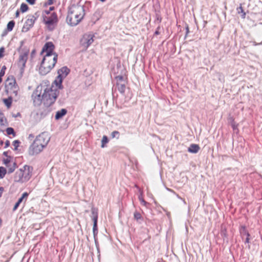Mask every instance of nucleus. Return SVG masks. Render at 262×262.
I'll return each instance as SVG.
<instances>
[{
  "label": "nucleus",
  "instance_id": "nucleus-55",
  "mask_svg": "<svg viewBox=\"0 0 262 262\" xmlns=\"http://www.w3.org/2000/svg\"><path fill=\"white\" fill-rule=\"evenodd\" d=\"M160 179H161V180H162V176H160Z\"/></svg>",
  "mask_w": 262,
  "mask_h": 262
},
{
  "label": "nucleus",
  "instance_id": "nucleus-40",
  "mask_svg": "<svg viewBox=\"0 0 262 262\" xmlns=\"http://www.w3.org/2000/svg\"><path fill=\"white\" fill-rule=\"evenodd\" d=\"M5 72L2 71H0V78H2V77L4 75Z\"/></svg>",
  "mask_w": 262,
  "mask_h": 262
},
{
  "label": "nucleus",
  "instance_id": "nucleus-39",
  "mask_svg": "<svg viewBox=\"0 0 262 262\" xmlns=\"http://www.w3.org/2000/svg\"><path fill=\"white\" fill-rule=\"evenodd\" d=\"M166 215H167V216L168 218L169 219L170 224H171V220H170V213H169V212H167V213H166Z\"/></svg>",
  "mask_w": 262,
  "mask_h": 262
},
{
  "label": "nucleus",
  "instance_id": "nucleus-30",
  "mask_svg": "<svg viewBox=\"0 0 262 262\" xmlns=\"http://www.w3.org/2000/svg\"><path fill=\"white\" fill-rule=\"evenodd\" d=\"M50 14L49 11H45L42 12V18H44V16L48 17Z\"/></svg>",
  "mask_w": 262,
  "mask_h": 262
},
{
  "label": "nucleus",
  "instance_id": "nucleus-12",
  "mask_svg": "<svg viewBox=\"0 0 262 262\" xmlns=\"http://www.w3.org/2000/svg\"><path fill=\"white\" fill-rule=\"evenodd\" d=\"M54 46L52 42H48L43 46L42 49L41 53H44V56H50L52 54H56L54 52Z\"/></svg>",
  "mask_w": 262,
  "mask_h": 262
},
{
  "label": "nucleus",
  "instance_id": "nucleus-7",
  "mask_svg": "<svg viewBox=\"0 0 262 262\" xmlns=\"http://www.w3.org/2000/svg\"><path fill=\"white\" fill-rule=\"evenodd\" d=\"M43 21L46 27L49 30H52L57 22V17L54 13H52L48 17L44 16Z\"/></svg>",
  "mask_w": 262,
  "mask_h": 262
},
{
  "label": "nucleus",
  "instance_id": "nucleus-11",
  "mask_svg": "<svg viewBox=\"0 0 262 262\" xmlns=\"http://www.w3.org/2000/svg\"><path fill=\"white\" fill-rule=\"evenodd\" d=\"M35 20L36 18L34 16H29L23 24L21 32L24 33L28 32L33 26Z\"/></svg>",
  "mask_w": 262,
  "mask_h": 262
},
{
  "label": "nucleus",
  "instance_id": "nucleus-16",
  "mask_svg": "<svg viewBox=\"0 0 262 262\" xmlns=\"http://www.w3.org/2000/svg\"><path fill=\"white\" fill-rule=\"evenodd\" d=\"M200 146L198 144H191L188 148V151L190 153L196 154L200 150Z\"/></svg>",
  "mask_w": 262,
  "mask_h": 262
},
{
  "label": "nucleus",
  "instance_id": "nucleus-52",
  "mask_svg": "<svg viewBox=\"0 0 262 262\" xmlns=\"http://www.w3.org/2000/svg\"><path fill=\"white\" fill-rule=\"evenodd\" d=\"M8 145V142H6V146H7Z\"/></svg>",
  "mask_w": 262,
  "mask_h": 262
},
{
  "label": "nucleus",
  "instance_id": "nucleus-33",
  "mask_svg": "<svg viewBox=\"0 0 262 262\" xmlns=\"http://www.w3.org/2000/svg\"><path fill=\"white\" fill-rule=\"evenodd\" d=\"M4 50L5 49L4 47L0 48V58L3 57Z\"/></svg>",
  "mask_w": 262,
  "mask_h": 262
},
{
  "label": "nucleus",
  "instance_id": "nucleus-54",
  "mask_svg": "<svg viewBox=\"0 0 262 262\" xmlns=\"http://www.w3.org/2000/svg\"><path fill=\"white\" fill-rule=\"evenodd\" d=\"M28 89H29V90H30V89H31V88H30V87H29V88H28Z\"/></svg>",
  "mask_w": 262,
  "mask_h": 262
},
{
  "label": "nucleus",
  "instance_id": "nucleus-27",
  "mask_svg": "<svg viewBox=\"0 0 262 262\" xmlns=\"http://www.w3.org/2000/svg\"><path fill=\"white\" fill-rule=\"evenodd\" d=\"M111 136L113 138L118 139L119 136V132L117 131H114L112 133Z\"/></svg>",
  "mask_w": 262,
  "mask_h": 262
},
{
  "label": "nucleus",
  "instance_id": "nucleus-37",
  "mask_svg": "<svg viewBox=\"0 0 262 262\" xmlns=\"http://www.w3.org/2000/svg\"><path fill=\"white\" fill-rule=\"evenodd\" d=\"M19 204H20V203L19 202H17L15 203V205L14 206L13 210H15L17 209V208L18 207V206H19Z\"/></svg>",
  "mask_w": 262,
  "mask_h": 262
},
{
  "label": "nucleus",
  "instance_id": "nucleus-45",
  "mask_svg": "<svg viewBox=\"0 0 262 262\" xmlns=\"http://www.w3.org/2000/svg\"><path fill=\"white\" fill-rule=\"evenodd\" d=\"M19 116H20V114L17 113L16 115H15V116L14 117H16Z\"/></svg>",
  "mask_w": 262,
  "mask_h": 262
},
{
  "label": "nucleus",
  "instance_id": "nucleus-3",
  "mask_svg": "<svg viewBox=\"0 0 262 262\" xmlns=\"http://www.w3.org/2000/svg\"><path fill=\"white\" fill-rule=\"evenodd\" d=\"M84 15L85 11L82 6H73L69 10L66 18L67 23L70 26H76L81 21Z\"/></svg>",
  "mask_w": 262,
  "mask_h": 262
},
{
  "label": "nucleus",
  "instance_id": "nucleus-44",
  "mask_svg": "<svg viewBox=\"0 0 262 262\" xmlns=\"http://www.w3.org/2000/svg\"><path fill=\"white\" fill-rule=\"evenodd\" d=\"M4 190V188L2 187H0V191H1V193H2V192Z\"/></svg>",
  "mask_w": 262,
  "mask_h": 262
},
{
  "label": "nucleus",
  "instance_id": "nucleus-29",
  "mask_svg": "<svg viewBox=\"0 0 262 262\" xmlns=\"http://www.w3.org/2000/svg\"><path fill=\"white\" fill-rule=\"evenodd\" d=\"M93 231L95 232L97 229V219L96 218L94 219V224H93Z\"/></svg>",
  "mask_w": 262,
  "mask_h": 262
},
{
  "label": "nucleus",
  "instance_id": "nucleus-41",
  "mask_svg": "<svg viewBox=\"0 0 262 262\" xmlns=\"http://www.w3.org/2000/svg\"><path fill=\"white\" fill-rule=\"evenodd\" d=\"M252 42H253V45L254 46H256L258 45H262V42L258 43H256L255 41H253Z\"/></svg>",
  "mask_w": 262,
  "mask_h": 262
},
{
  "label": "nucleus",
  "instance_id": "nucleus-4",
  "mask_svg": "<svg viewBox=\"0 0 262 262\" xmlns=\"http://www.w3.org/2000/svg\"><path fill=\"white\" fill-rule=\"evenodd\" d=\"M33 168L29 165L25 164L20 166L13 175V182L18 184H23L31 179Z\"/></svg>",
  "mask_w": 262,
  "mask_h": 262
},
{
  "label": "nucleus",
  "instance_id": "nucleus-38",
  "mask_svg": "<svg viewBox=\"0 0 262 262\" xmlns=\"http://www.w3.org/2000/svg\"><path fill=\"white\" fill-rule=\"evenodd\" d=\"M1 123L2 124H4V123L6 122V119L5 118H2L0 120Z\"/></svg>",
  "mask_w": 262,
  "mask_h": 262
},
{
  "label": "nucleus",
  "instance_id": "nucleus-46",
  "mask_svg": "<svg viewBox=\"0 0 262 262\" xmlns=\"http://www.w3.org/2000/svg\"><path fill=\"white\" fill-rule=\"evenodd\" d=\"M4 155H5V156L6 157V158H7V157H8V156H7V152H4Z\"/></svg>",
  "mask_w": 262,
  "mask_h": 262
},
{
  "label": "nucleus",
  "instance_id": "nucleus-23",
  "mask_svg": "<svg viewBox=\"0 0 262 262\" xmlns=\"http://www.w3.org/2000/svg\"><path fill=\"white\" fill-rule=\"evenodd\" d=\"M14 26V23L13 21H10L7 25L8 31H11Z\"/></svg>",
  "mask_w": 262,
  "mask_h": 262
},
{
  "label": "nucleus",
  "instance_id": "nucleus-2",
  "mask_svg": "<svg viewBox=\"0 0 262 262\" xmlns=\"http://www.w3.org/2000/svg\"><path fill=\"white\" fill-rule=\"evenodd\" d=\"M50 138V135L47 132H42L39 134L30 146L29 154L34 156L40 153L48 144Z\"/></svg>",
  "mask_w": 262,
  "mask_h": 262
},
{
  "label": "nucleus",
  "instance_id": "nucleus-19",
  "mask_svg": "<svg viewBox=\"0 0 262 262\" xmlns=\"http://www.w3.org/2000/svg\"><path fill=\"white\" fill-rule=\"evenodd\" d=\"M118 91L121 93L123 94L125 92V84L122 82H118L117 83Z\"/></svg>",
  "mask_w": 262,
  "mask_h": 262
},
{
  "label": "nucleus",
  "instance_id": "nucleus-49",
  "mask_svg": "<svg viewBox=\"0 0 262 262\" xmlns=\"http://www.w3.org/2000/svg\"><path fill=\"white\" fill-rule=\"evenodd\" d=\"M100 2H101V3H104L105 2L106 0H99Z\"/></svg>",
  "mask_w": 262,
  "mask_h": 262
},
{
  "label": "nucleus",
  "instance_id": "nucleus-15",
  "mask_svg": "<svg viewBox=\"0 0 262 262\" xmlns=\"http://www.w3.org/2000/svg\"><path fill=\"white\" fill-rule=\"evenodd\" d=\"M102 13L99 10H96L92 15L91 19L94 23L99 20L101 17Z\"/></svg>",
  "mask_w": 262,
  "mask_h": 262
},
{
  "label": "nucleus",
  "instance_id": "nucleus-36",
  "mask_svg": "<svg viewBox=\"0 0 262 262\" xmlns=\"http://www.w3.org/2000/svg\"><path fill=\"white\" fill-rule=\"evenodd\" d=\"M36 0H26V2L30 5H33L35 4Z\"/></svg>",
  "mask_w": 262,
  "mask_h": 262
},
{
  "label": "nucleus",
  "instance_id": "nucleus-9",
  "mask_svg": "<svg viewBox=\"0 0 262 262\" xmlns=\"http://www.w3.org/2000/svg\"><path fill=\"white\" fill-rule=\"evenodd\" d=\"M28 54L29 51L28 50H21L20 53L18 64L20 69V77L24 73V69L28 58Z\"/></svg>",
  "mask_w": 262,
  "mask_h": 262
},
{
  "label": "nucleus",
  "instance_id": "nucleus-21",
  "mask_svg": "<svg viewBox=\"0 0 262 262\" xmlns=\"http://www.w3.org/2000/svg\"><path fill=\"white\" fill-rule=\"evenodd\" d=\"M108 140L106 136H103L101 141V148H104L105 145L108 143Z\"/></svg>",
  "mask_w": 262,
  "mask_h": 262
},
{
  "label": "nucleus",
  "instance_id": "nucleus-8",
  "mask_svg": "<svg viewBox=\"0 0 262 262\" xmlns=\"http://www.w3.org/2000/svg\"><path fill=\"white\" fill-rule=\"evenodd\" d=\"M95 35L92 33H87L83 35L80 40V45L84 49H87L94 41Z\"/></svg>",
  "mask_w": 262,
  "mask_h": 262
},
{
  "label": "nucleus",
  "instance_id": "nucleus-43",
  "mask_svg": "<svg viewBox=\"0 0 262 262\" xmlns=\"http://www.w3.org/2000/svg\"><path fill=\"white\" fill-rule=\"evenodd\" d=\"M186 34L188 33L189 32V28H188V26H187L186 27Z\"/></svg>",
  "mask_w": 262,
  "mask_h": 262
},
{
  "label": "nucleus",
  "instance_id": "nucleus-42",
  "mask_svg": "<svg viewBox=\"0 0 262 262\" xmlns=\"http://www.w3.org/2000/svg\"><path fill=\"white\" fill-rule=\"evenodd\" d=\"M6 68L5 66H3L2 69H1V70L2 71H4V72H5V70H6Z\"/></svg>",
  "mask_w": 262,
  "mask_h": 262
},
{
  "label": "nucleus",
  "instance_id": "nucleus-14",
  "mask_svg": "<svg viewBox=\"0 0 262 262\" xmlns=\"http://www.w3.org/2000/svg\"><path fill=\"white\" fill-rule=\"evenodd\" d=\"M62 79L60 77L57 76L55 79L53 81V84L55 85L54 87L55 89L57 90V92L58 93V90L61 89L62 88Z\"/></svg>",
  "mask_w": 262,
  "mask_h": 262
},
{
  "label": "nucleus",
  "instance_id": "nucleus-24",
  "mask_svg": "<svg viewBox=\"0 0 262 262\" xmlns=\"http://www.w3.org/2000/svg\"><path fill=\"white\" fill-rule=\"evenodd\" d=\"M28 195V194L27 192H24L22 194L21 197L18 199L17 202L20 204L24 199H26L27 198Z\"/></svg>",
  "mask_w": 262,
  "mask_h": 262
},
{
  "label": "nucleus",
  "instance_id": "nucleus-18",
  "mask_svg": "<svg viewBox=\"0 0 262 262\" xmlns=\"http://www.w3.org/2000/svg\"><path fill=\"white\" fill-rule=\"evenodd\" d=\"M3 101L7 108H10L12 104V98L11 96L9 97L7 99H4Z\"/></svg>",
  "mask_w": 262,
  "mask_h": 262
},
{
  "label": "nucleus",
  "instance_id": "nucleus-26",
  "mask_svg": "<svg viewBox=\"0 0 262 262\" xmlns=\"http://www.w3.org/2000/svg\"><path fill=\"white\" fill-rule=\"evenodd\" d=\"M240 232L242 236L247 235V233H249L246 229L245 227H242L240 229Z\"/></svg>",
  "mask_w": 262,
  "mask_h": 262
},
{
  "label": "nucleus",
  "instance_id": "nucleus-17",
  "mask_svg": "<svg viewBox=\"0 0 262 262\" xmlns=\"http://www.w3.org/2000/svg\"><path fill=\"white\" fill-rule=\"evenodd\" d=\"M67 110L64 108H62L60 111H58L56 113V115L55 116V118L56 120H58L61 118L63 116H64L67 114Z\"/></svg>",
  "mask_w": 262,
  "mask_h": 262
},
{
  "label": "nucleus",
  "instance_id": "nucleus-20",
  "mask_svg": "<svg viewBox=\"0 0 262 262\" xmlns=\"http://www.w3.org/2000/svg\"><path fill=\"white\" fill-rule=\"evenodd\" d=\"M237 12L238 14L241 13V17L242 18H245L246 17V13L244 12L243 8L242 6V4H240V6L237 8Z\"/></svg>",
  "mask_w": 262,
  "mask_h": 262
},
{
  "label": "nucleus",
  "instance_id": "nucleus-10",
  "mask_svg": "<svg viewBox=\"0 0 262 262\" xmlns=\"http://www.w3.org/2000/svg\"><path fill=\"white\" fill-rule=\"evenodd\" d=\"M3 164L8 169V173L13 172L17 167L16 163L11 157H7L3 160Z\"/></svg>",
  "mask_w": 262,
  "mask_h": 262
},
{
  "label": "nucleus",
  "instance_id": "nucleus-48",
  "mask_svg": "<svg viewBox=\"0 0 262 262\" xmlns=\"http://www.w3.org/2000/svg\"><path fill=\"white\" fill-rule=\"evenodd\" d=\"M18 15H19V12L18 11H17L16 12V17H17L18 16Z\"/></svg>",
  "mask_w": 262,
  "mask_h": 262
},
{
  "label": "nucleus",
  "instance_id": "nucleus-34",
  "mask_svg": "<svg viewBox=\"0 0 262 262\" xmlns=\"http://www.w3.org/2000/svg\"><path fill=\"white\" fill-rule=\"evenodd\" d=\"M139 200L142 204L145 206L146 204V202L143 200V199L142 198V196H139Z\"/></svg>",
  "mask_w": 262,
  "mask_h": 262
},
{
  "label": "nucleus",
  "instance_id": "nucleus-28",
  "mask_svg": "<svg viewBox=\"0 0 262 262\" xmlns=\"http://www.w3.org/2000/svg\"><path fill=\"white\" fill-rule=\"evenodd\" d=\"M6 132H7V134H8V135L12 134V135H13L14 136V130L11 127L7 128V130H6Z\"/></svg>",
  "mask_w": 262,
  "mask_h": 262
},
{
  "label": "nucleus",
  "instance_id": "nucleus-56",
  "mask_svg": "<svg viewBox=\"0 0 262 262\" xmlns=\"http://www.w3.org/2000/svg\"><path fill=\"white\" fill-rule=\"evenodd\" d=\"M2 195V193L0 192V197Z\"/></svg>",
  "mask_w": 262,
  "mask_h": 262
},
{
  "label": "nucleus",
  "instance_id": "nucleus-51",
  "mask_svg": "<svg viewBox=\"0 0 262 262\" xmlns=\"http://www.w3.org/2000/svg\"><path fill=\"white\" fill-rule=\"evenodd\" d=\"M53 10V7H50V10Z\"/></svg>",
  "mask_w": 262,
  "mask_h": 262
},
{
  "label": "nucleus",
  "instance_id": "nucleus-47",
  "mask_svg": "<svg viewBox=\"0 0 262 262\" xmlns=\"http://www.w3.org/2000/svg\"><path fill=\"white\" fill-rule=\"evenodd\" d=\"M232 127H233V129H235L236 128V126L234 124L232 125Z\"/></svg>",
  "mask_w": 262,
  "mask_h": 262
},
{
  "label": "nucleus",
  "instance_id": "nucleus-1",
  "mask_svg": "<svg viewBox=\"0 0 262 262\" xmlns=\"http://www.w3.org/2000/svg\"><path fill=\"white\" fill-rule=\"evenodd\" d=\"M57 95L54 85L48 81H43L33 92L31 99L35 106H39L42 103L45 106H50L55 101Z\"/></svg>",
  "mask_w": 262,
  "mask_h": 262
},
{
  "label": "nucleus",
  "instance_id": "nucleus-31",
  "mask_svg": "<svg viewBox=\"0 0 262 262\" xmlns=\"http://www.w3.org/2000/svg\"><path fill=\"white\" fill-rule=\"evenodd\" d=\"M134 217L137 220H139L141 218L140 214L138 212H135L134 213Z\"/></svg>",
  "mask_w": 262,
  "mask_h": 262
},
{
  "label": "nucleus",
  "instance_id": "nucleus-6",
  "mask_svg": "<svg viewBox=\"0 0 262 262\" xmlns=\"http://www.w3.org/2000/svg\"><path fill=\"white\" fill-rule=\"evenodd\" d=\"M5 89L7 93H9L14 95L16 98H19L18 94L19 89L13 76H11L7 78L5 83Z\"/></svg>",
  "mask_w": 262,
  "mask_h": 262
},
{
  "label": "nucleus",
  "instance_id": "nucleus-13",
  "mask_svg": "<svg viewBox=\"0 0 262 262\" xmlns=\"http://www.w3.org/2000/svg\"><path fill=\"white\" fill-rule=\"evenodd\" d=\"M69 72L70 70L66 67H61L57 71V76L63 79L68 75Z\"/></svg>",
  "mask_w": 262,
  "mask_h": 262
},
{
  "label": "nucleus",
  "instance_id": "nucleus-32",
  "mask_svg": "<svg viewBox=\"0 0 262 262\" xmlns=\"http://www.w3.org/2000/svg\"><path fill=\"white\" fill-rule=\"evenodd\" d=\"M250 234L249 233H247V235H246V240H245V244L247 243V244H249V242H250Z\"/></svg>",
  "mask_w": 262,
  "mask_h": 262
},
{
  "label": "nucleus",
  "instance_id": "nucleus-53",
  "mask_svg": "<svg viewBox=\"0 0 262 262\" xmlns=\"http://www.w3.org/2000/svg\"><path fill=\"white\" fill-rule=\"evenodd\" d=\"M2 78H0V83L2 82Z\"/></svg>",
  "mask_w": 262,
  "mask_h": 262
},
{
  "label": "nucleus",
  "instance_id": "nucleus-35",
  "mask_svg": "<svg viewBox=\"0 0 262 262\" xmlns=\"http://www.w3.org/2000/svg\"><path fill=\"white\" fill-rule=\"evenodd\" d=\"M18 142L17 141H15L13 142V145L15 147V149L16 150L17 148V147L18 146Z\"/></svg>",
  "mask_w": 262,
  "mask_h": 262
},
{
  "label": "nucleus",
  "instance_id": "nucleus-5",
  "mask_svg": "<svg viewBox=\"0 0 262 262\" xmlns=\"http://www.w3.org/2000/svg\"><path fill=\"white\" fill-rule=\"evenodd\" d=\"M57 59V54L44 56L39 69V73L42 75H45L49 73L55 66Z\"/></svg>",
  "mask_w": 262,
  "mask_h": 262
},
{
  "label": "nucleus",
  "instance_id": "nucleus-25",
  "mask_svg": "<svg viewBox=\"0 0 262 262\" xmlns=\"http://www.w3.org/2000/svg\"><path fill=\"white\" fill-rule=\"evenodd\" d=\"M20 9L22 12H25L28 10V7L26 4H22L20 6Z\"/></svg>",
  "mask_w": 262,
  "mask_h": 262
},
{
  "label": "nucleus",
  "instance_id": "nucleus-50",
  "mask_svg": "<svg viewBox=\"0 0 262 262\" xmlns=\"http://www.w3.org/2000/svg\"><path fill=\"white\" fill-rule=\"evenodd\" d=\"M118 78L121 80H122V78L121 77H118Z\"/></svg>",
  "mask_w": 262,
  "mask_h": 262
},
{
  "label": "nucleus",
  "instance_id": "nucleus-22",
  "mask_svg": "<svg viewBox=\"0 0 262 262\" xmlns=\"http://www.w3.org/2000/svg\"><path fill=\"white\" fill-rule=\"evenodd\" d=\"M7 173L6 169L4 167H0V180L3 179Z\"/></svg>",
  "mask_w": 262,
  "mask_h": 262
},
{
  "label": "nucleus",
  "instance_id": "nucleus-57",
  "mask_svg": "<svg viewBox=\"0 0 262 262\" xmlns=\"http://www.w3.org/2000/svg\"><path fill=\"white\" fill-rule=\"evenodd\" d=\"M250 245H248V248H250Z\"/></svg>",
  "mask_w": 262,
  "mask_h": 262
}]
</instances>
